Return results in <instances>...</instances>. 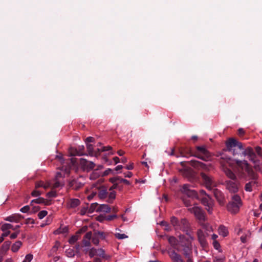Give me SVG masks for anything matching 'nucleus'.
I'll return each mask as SVG.
<instances>
[{
	"label": "nucleus",
	"mask_w": 262,
	"mask_h": 262,
	"mask_svg": "<svg viewBox=\"0 0 262 262\" xmlns=\"http://www.w3.org/2000/svg\"><path fill=\"white\" fill-rule=\"evenodd\" d=\"M233 162L235 164L233 169L239 178H244L248 176L252 179L250 182L246 183L245 186V190L246 191L251 192L253 187L256 183V176L254 172L246 160H239L236 159L231 160L230 158H229L228 163L230 166H232Z\"/></svg>",
	"instance_id": "nucleus-1"
},
{
	"label": "nucleus",
	"mask_w": 262,
	"mask_h": 262,
	"mask_svg": "<svg viewBox=\"0 0 262 262\" xmlns=\"http://www.w3.org/2000/svg\"><path fill=\"white\" fill-rule=\"evenodd\" d=\"M223 170L226 176L231 180H227L225 182L226 188L230 192L236 193L238 191L239 182L237 180L236 176L234 172L226 166H223Z\"/></svg>",
	"instance_id": "nucleus-2"
},
{
	"label": "nucleus",
	"mask_w": 262,
	"mask_h": 262,
	"mask_svg": "<svg viewBox=\"0 0 262 262\" xmlns=\"http://www.w3.org/2000/svg\"><path fill=\"white\" fill-rule=\"evenodd\" d=\"M181 191L186 195L183 197L182 199L185 205L188 209L197 205L194 201V199L197 198L196 192L194 190L189 189L188 184H184L181 189Z\"/></svg>",
	"instance_id": "nucleus-3"
},
{
	"label": "nucleus",
	"mask_w": 262,
	"mask_h": 262,
	"mask_svg": "<svg viewBox=\"0 0 262 262\" xmlns=\"http://www.w3.org/2000/svg\"><path fill=\"white\" fill-rule=\"evenodd\" d=\"M227 150L231 152L233 156L241 157L242 151L243 149V144L237 140L230 138L226 142Z\"/></svg>",
	"instance_id": "nucleus-4"
},
{
	"label": "nucleus",
	"mask_w": 262,
	"mask_h": 262,
	"mask_svg": "<svg viewBox=\"0 0 262 262\" xmlns=\"http://www.w3.org/2000/svg\"><path fill=\"white\" fill-rule=\"evenodd\" d=\"M170 222L176 230H182L186 232V234L189 236L190 239H194L193 236L188 233L189 226L186 219H182L181 220H179L177 217L172 216L170 219Z\"/></svg>",
	"instance_id": "nucleus-5"
},
{
	"label": "nucleus",
	"mask_w": 262,
	"mask_h": 262,
	"mask_svg": "<svg viewBox=\"0 0 262 262\" xmlns=\"http://www.w3.org/2000/svg\"><path fill=\"white\" fill-rule=\"evenodd\" d=\"M188 210L194 215L197 220H199V223L204 229L207 231H209V229L212 230L211 227L208 224L204 223L206 220V216L201 207L196 205L192 207L189 208Z\"/></svg>",
	"instance_id": "nucleus-6"
},
{
	"label": "nucleus",
	"mask_w": 262,
	"mask_h": 262,
	"mask_svg": "<svg viewBox=\"0 0 262 262\" xmlns=\"http://www.w3.org/2000/svg\"><path fill=\"white\" fill-rule=\"evenodd\" d=\"M242 206V201L241 196L235 194L231 196V201L227 204V208L231 213H236Z\"/></svg>",
	"instance_id": "nucleus-7"
},
{
	"label": "nucleus",
	"mask_w": 262,
	"mask_h": 262,
	"mask_svg": "<svg viewBox=\"0 0 262 262\" xmlns=\"http://www.w3.org/2000/svg\"><path fill=\"white\" fill-rule=\"evenodd\" d=\"M201 176L202 180H203L206 188L209 190L211 191L217 187V182L211 176L207 175L204 172L201 173Z\"/></svg>",
	"instance_id": "nucleus-8"
},
{
	"label": "nucleus",
	"mask_w": 262,
	"mask_h": 262,
	"mask_svg": "<svg viewBox=\"0 0 262 262\" xmlns=\"http://www.w3.org/2000/svg\"><path fill=\"white\" fill-rule=\"evenodd\" d=\"M194 156L203 160L207 161L211 157V154L205 146H200L196 147Z\"/></svg>",
	"instance_id": "nucleus-9"
},
{
	"label": "nucleus",
	"mask_w": 262,
	"mask_h": 262,
	"mask_svg": "<svg viewBox=\"0 0 262 262\" xmlns=\"http://www.w3.org/2000/svg\"><path fill=\"white\" fill-rule=\"evenodd\" d=\"M62 176V174L60 172H57L55 179L52 181H49V183L51 184L49 188L56 189L62 187L63 184L58 179V178H61Z\"/></svg>",
	"instance_id": "nucleus-10"
},
{
	"label": "nucleus",
	"mask_w": 262,
	"mask_h": 262,
	"mask_svg": "<svg viewBox=\"0 0 262 262\" xmlns=\"http://www.w3.org/2000/svg\"><path fill=\"white\" fill-rule=\"evenodd\" d=\"M246 156H248L249 160L253 161L254 163L255 162V158L256 157V155L252 149L251 147H248L246 148L245 149L243 148L242 151L241 158L245 157Z\"/></svg>",
	"instance_id": "nucleus-11"
},
{
	"label": "nucleus",
	"mask_w": 262,
	"mask_h": 262,
	"mask_svg": "<svg viewBox=\"0 0 262 262\" xmlns=\"http://www.w3.org/2000/svg\"><path fill=\"white\" fill-rule=\"evenodd\" d=\"M202 204L206 207V209L209 213L212 212L213 201L209 195H206L202 199Z\"/></svg>",
	"instance_id": "nucleus-12"
},
{
	"label": "nucleus",
	"mask_w": 262,
	"mask_h": 262,
	"mask_svg": "<svg viewBox=\"0 0 262 262\" xmlns=\"http://www.w3.org/2000/svg\"><path fill=\"white\" fill-rule=\"evenodd\" d=\"M80 165L83 169L86 171H90L95 166V164L94 162L88 161L84 159H80Z\"/></svg>",
	"instance_id": "nucleus-13"
},
{
	"label": "nucleus",
	"mask_w": 262,
	"mask_h": 262,
	"mask_svg": "<svg viewBox=\"0 0 262 262\" xmlns=\"http://www.w3.org/2000/svg\"><path fill=\"white\" fill-rule=\"evenodd\" d=\"M212 191L219 204L221 205H224L225 204V197L223 193L216 188H215Z\"/></svg>",
	"instance_id": "nucleus-14"
},
{
	"label": "nucleus",
	"mask_w": 262,
	"mask_h": 262,
	"mask_svg": "<svg viewBox=\"0 0 262 262\" xmlns=\"http://www.w3.org/2000/svg\"><path fill=\"white\" fill-rule=\"evenodd\" d=\"M191 165L195 168L202 169L204 170H209V166L204 163L197 160H191Z\"/></svg>",
	"instance_id": "nucleus-15"
},
{
	"label": "nucleus",
	"mask_w": 262,
	"mask_h": 262,
	"mask_svg": "<svg viewBox=\"0 0 262 262\" xmlns=\"http://www.w3.org/2000/svg\"><path fill=\"white\" fill-rule=\"evenodd\" d=\"M102 165H98L97 168L94 170L90 174V179L91 180H96L100 177H102V172L100 171V170L102 169Z\"/></svg>",
	"instance_id": "nucleus-16"
},
{
	"label": "nucleus",
	"mask_w": 262,
	"mask_h": 262,
	"mask_svg": "<svg viewBox=\"0 0 262 262\" xmlns=\"http://www.w3.org/2000/svg\"><path fill=\"white\" fill-rule=\"evenodd\" d=\"M197 236L198 240L201 246L203 247H205L207 245L206 236L205 233L201 229H199L198 230Z\"/></svg>",
	"instance_id": "nucleus-17"
},
{
	"label": "nucleus",
	"mask_w": 262,
	"mask_h": 262,
	"mask_svg": "<svg viewBox=\"0 0 262 262\" xmlns=\"http://www.w3.org/2000/svg\"><path fill=\"white\" fill-rule=\"evenodd\" d=\"M23 218V216L20 214H13L5 218L6 221L13 223H18Z\"/></svg>",
	"instance_id": "nucleus-18"
},
{
	"label": "nucleus",
	"mask_w": 262,
	"mask_h": 262,
	"mask_svg": "<svg viewBox=\"0 0 262 262\" xmlns=\"http://www.w3.org/2000/svg\"><path fill=\"white\" fill-rule=\"evenodd\" d=\"M80 204V201L78 199H70L67 202V207L69 208L74 209L78 207Z\"/></svg>",
	"instance_id": "nucleus-19"
},
{
	"label": "nucleus",
	"mask_w": 262,
	"mask_h": 262,
	"mask_svg": "<svg viewBox=\"0 0 262 262\" xmlns=\"http://www.w3.org/2000/svg\"><path fill=\"white\" fill-rule=\"evenodd\" d=\"M169 255L172 262H184L181 255L173 250L169 252Z\"/></svg>",
	"instance_id": "nucleus-20"
},
{
	"label": "nucleus",
	"mask_w": 262,
	"mask_h": 262,
	"mask_svg": "<svg viewBox=\"0 0 262 262\" xmlns=\"http://www.w3.org/2000/svg\"><path fill=\"white\" fill-rule=\"evenodd\" d=\"M98 193L99 198L101 199L106 198L108 195L107 189L104 187H101L98 189Z\"/></svg>",
	"instance_id": "nucleus-21"
},
{
	"label": "nucleus",
	"mask_w": 262,
	"mask_h": 262,
	"mask_svg": "<svg viewBox=\"0 0 262 262\" xmlns=\"http://www.w3.org/2000/svg\"><path fill=\"white\" fill-rule=\"evenodd\" d=\"M111 209L110 207L108 205L102 204V205H99L98 209H97V211L103 212L104 213H108V212H110Z\"/></svg>",
	"instance_id": "nucleus-22"
},
{
	"label": "nucleus",
	"mask_w": 262,
	"mask_h": 262,
	"mask_svg": "<svg viewBox=\"0 0 262 262\" xmlns=\"http://www.w3.org/2000/svg\"><path fill=\"white\" fill-rule=\"evenodd\" d=\"M71 185L73 189L78 190L83 186V183L79 182V180H74L71 182Z\"/></svg>",
	"instance_id": "nucleus-23"
},
{
	"label": "nucleus",
	"mask_w": 262,
	"mask_h": 262,
	"mask_svg": "<svg viewBox=\"0 0 262 262\" xmlns=\"http://www.w3.org/2000/svg\"><path fill=\"white\" fill-rule=\"evenodd\" d=\"M219 234L223 237H226L228 234V231L227 228L223 225L219 227L218 229Z\"/></svg>",
	"instance_id": "nucleus-24"
},
{
	"label": "nucleus",
	"mask_w": 262,
	"mask_h": 262,
	"mask_svg": "<svg viewBox=\"0 0 262 262\" xmlns=\"http://www.w3.org/2000/svg\"><path fill=\"white\" fill-rule=\"evenodd\" d=\"M50 185L51 184L49 183V181L45 183L43 181H40L36 183L35 188L43 187L45 189H47L49 188Z\"/></svg>",
	"instance_id": "nucleus-25"
},
{
	"label": "nucleus",
	"mask_w": 262,
	"mask_h": 262,
	"mask_svg": "<svg viewBox=\"0 0 262 262\" xmlns=\"http://www.w3.org/2000/svg\"><path fill=\"white\" fill-rule=\"evenodd\" d=\"M48 201H47L46 200H45V199H43L42 198H38L36 199L33 200L31 202V204L33 205V203H36V204H43L45 205H48L49 203H48Z\"/></svg>",
	"instance_id": "nucleus-26"
},
{
	"label": "nucleus",
	"mask_w": 262,
	"mask_h": 262,
	"mask_svg": "<svg viewBox=\"0 0 262 262\" xmlns=\"http://www.w3.org/2000/svg\"><path fill=\"white\" fill-rule=\"evenodd\" d=\"M22 245V243L20 241H16L13 244L11 247V250L14 252H16L18 251L19 249Z\"/></svg>",
	"instance_id": "nucleus-27"
},
{
	"label": "nucleus",
	"mask_w": 262,
	"mask_h": 262,
	"mask_svg": "<svg viewBox=\"0 0 262 262\" xmlns=\"http://www.w3.org/2000/svg\"><path fill=\"white\" fill-rule=\"evenodd\" d=\"M13 226L9 223H5L1 227V230L3 231H5L6 230L9 231V229H13Z\"/></svg>",
	"instance_id": "nucleus-28"
},
{
	"label": "nucleus",
	"mask_w": 262,
	"mask_h": 262,
	"mask_svg": "<svg viewBox=\"0 0 262 262\" xmlns=\"http://www.w3.org/2000/svg\"><path fill=\"white\" fill-rule=\"evenodd\" d=\"M79 149L78 150L77 149H75L74 150V152L72 154V156H82L83 155V152L82 150L84 149V146H82L81 147H79Z\"/></svg>",
	"instance_id": "nucleus-29"
},
{
	"label": "nucleus",
	"mask_w": 262,
	"mask_h": 262,
	"mask_svg": "<svg viewBox=\"0 0 262 262\" xmlns=\"http://www.w3.org/2000/svg\"><path fill=\"white\" fill-rule=\"evenodd\" d=\"M66 254L69 257H72L75 254V251L74 249L69 248L66 251Z\"/></svg>",
	"instance_id": "nucleus-30"
},
{
	"label": "nucleus",
	"mask_w": 262,
	"mask_h": 262,
	"mask_svg": "<svg viewBox=\"0 0 262 262\" xmlns=\"http://www.w3.org/2000/svg\"><path fill=\"white\" fill-rule=\"evenodd\" d=\"M168 242L172 246H175L177 245L178 241L174 236H170L168 238Z\"/></svg>",
	"instance_id": "nucleus-31"
},
{
	"label": "nucleus",
	"mask_w": 262,
	"mask_h": 262,
	"mask_svg": "<svg viewBox=\"0 0 262 262\" xmlns=\"http://www.w3.org/2000/svg\"><path fill=\"white\" fill-rule=\"evenodd\" d=\"M115 197L116 192L115 191H111L108 194V198L107 201L109 203H111L113 200L115 199Z\"/></svg>",
	"instance_id": "nucleus-32"
},
{
	"label": "nucleus",
	"mask_w": 262,
	"mask_h": 262,
	"mask_svg": "<svg viewBox=\"0 0 262 262\" xmlns=\"http://www.w3.org/2000/svg\"><path fill=\"white\" fill-rule=\"evenodd\" d=\"M86 148L89 155L93 156L94 155L93 145L91 144H86Z\"/></svg>",
	"instance_id": "nucleus-33"
},
{
	"label": "nucleus",
	"mask_w": 262,
	"mask_h": 262,
	"mask_svg": "<svg viewBox=\"0 0 262 262\" xmlns=\"http://www.w3.org/2000/svg\"><path fill=\"white\" fill-rule=\"evenodd\" d=\"M112 149V147L110 146H101L100 148H97L98 152H101L105 151H108Z\"/></svg>",
	"instance_id": "nucleus-34"
},
{
	"label": "nucleus",
	"mask_w": 262,
	"mask_h": 262,
	"mask_svg": "<svg viewBox=\"0 0 262 262\" xmlns=\"http://www.w3.org/2000/svg\"><path fill=\"white\" fill-rule=\"evenodd\" d=\"M95 251L96 252L97 256H99V257H104L105 252L102 249H95Z\"/></svg>",
	"instance_id": "nucleus-35"
},
{
	"label": "nucleus",
	"mask_w": 262,
	"mask_h": 262,
	"mask_svg": "<svg viewBox=\"0 0 262 262\" xmlns=\"http://www.w3.org/2000/svg\"><path fill=\"white\" fill-rule=\"evenodd\" d=\"M33 256L32 254H28L26 255L25 259L22 262H31L32 260Z\"/></svg>",
	"instance_id": "nucleus-36"
},
{
	"label": "nucleus",
	"mask_w": 262,
	"mask_h": 262,
	"mask_svg": "<svg viewBox=\"0 0 262 262\" xmlns=\"http://www.w3.org/2000/svg\"><path fill=\"white\" fill-rule=\"evenodd\" d=\"M48 212L46 210L40 211L38 213V217L39 219H42L47 215Z\"/></svg>",
	"instance_id": "nucleus-37"
},
{
	"label": "nucleus",
	"mask_w": 262,
	"mask_h": 262,
	"mask_svg": "<svg viewBox=\"0 0 262 262\" xmlns=\"http://www.w3.org/2000/svg\"><path fill=\"white\" fill-rule=\"evenodd\" d=\"M160 224L162 226L165 227V230H166L167 231H169L171 230V228L167 222H164V221H162L161 222Z\"/></svg>",
	"instance_id": "nucleus-38"
},
{
	"label": "nucleus",
	"mask_w": 262,
	"mask_h": 262,
	"mask_svg": "<svg viewBox=\"0 0 262 262\" xmlns=\"http://www.w3.org/2000/svg\"><path fill=\"white\" fill-rule=\"evenodd\" d=\"M99 204L97 203H93L91 204L90 207V210L91 212H93L94 211L96 210L97 211V209L99 206Z\"/></svg>",
	"instance_id": "nucleus-39"
},
{
	"label": "nucleus",
	"mask_w": 262,
	"mask_h": 262,
	"mask_svg": "<svg viewBox=\"0 0 262 262\" xmlns=\"http://www.w3.org/2000/svg\"><path fill=\"white\" fill-rule=\"evenodd\" d=\"M115 236L116 238H117L118 239H124V238H127V237H128L125 234H121V233H116L115 234Z\"/></svg>",
	"instance_id": "nucleus-40"
},
{
	"label": "nucleus",
	"mask_w": 262,
	"mask_h": 262,
	"mask_svg": "<svg viewBox=\"0 0 262 262\" xmlns=\"http://www.w3.org/2000/svg\"><path fill=\"white\" fill-rule=\"evenodd\" d=\"M57 195L56 191L52 190L47 193V196L49 198H55Z\"/></svg>",
	"instance_id": "nucleus-41"
},
{
	"label": "nucleus",
	"mask_w": 262,
	"mask_h": 262,
	"mask_svg": "<svg viewBox=\"0 0 262 262\" xmlns=\"http://www.w3.org/2000/svg\"><path fill=\"white\" fill-rule=\"evenodd\" d=\"M78 239V237L76 235H73L69 239V242L71 244H74Z\"/></svg>",
	"instance_id": "nucleus-42"
},
{
	"label": "nucleus",
	"mask_w": 262,
	"mask_h": 262,
	"mask_svg": "<svg viewBox=\"0 0 262 262\" xmlns=\"http://www.w3.org/2000/svg\"><path fill=\"white\" fill-rule=\"evenodd\" d=\"M30 210V207L28 205H26L22 207L20 211L23 213H27Z\"/></svg>",
	"instance_id": "nucleus-43"
},
{
	"label": "nucleus",
	"mask_w": 262,
	"mask_h": 262,
	"mask_svg": "<svg viewBox=\"0 0 262 262\" xmlns=\"http://www.w3.org/2000/svg\"><path fill=\"white\" fill-rule=\"evenodd\" d=\"M89 255L91 257H94L97 255L96 252L95 251V248H92L89 252Z\"/></svg>",
	"instance_id": "nucleus-44"
},
{
	"label": "nucleus",
	"mask_w": 262,
	"mask_h": 262,
	"mask_svg": "<svg viewBox=\"0 0 262 262\" xmlns=\"http://www.w3.org/2000/svg\"><path fill=\"white\" fill-rule=\"evenodd\" d=\"M111 172H113V170L111 168H107L104 172H102V177L109 174Z\"/></svg>",
	"instance_id": "nucleus-45"
},
{
	"label": "nucleus",
	"mask_w": 262,
	"mask_h": 262,
	"mask_svg": "<svg viewBox=\"0 0 262 262\" xmlns=\"http://www.w3.org/2000/svg\"><path fill=\"white\" fill-rule=\"evenodd\" d=\"M41 194V192L38 191V190H33L32 193H31V195L32 196H34V197H37V196H39Z\"/></svg>",
	"instance_id": "nucleus-46"
},
{
	"label": "nucleus",
	"mask_w": 262,
	"mask_h": 262,
	"mask_svg": "<svg viewBox=\"0 0 262 262\" xmlns=\"http://www.w3.org/2000/svg\"><path fill=\"white\" fill-rule=\"evenodd\" d=\"M10 245H11L10 242H9V241L5 242L3 245V248L4 249L7 250V249H9Z\"/></svg>",
	"instance_id": "nucleus-47"
},
{
	"label": "nucleus",
	"mask_w": 262,
	"mask_h": 262,
	"mask_svg": "<svg viewBox=\"0 0 262 262\" xmlns=\"http://www.w3.org/2000/svg\"><path fill=\"white\" fill-rule=\"evenodd\" d=\"M118 181L120 183H125L126 185H129L130 184V183H129V181H128V180H127L126 179H123V178H121L120 177H119V179Z\"/></svg>",
	"instance_id": "nucleus-48"
},
{
	"label": "nucleus",
	"mask_w": 262,
	"mask_h": 262,
	"mask_svg": "<svg viewBox=\"0 0 262 262\" xmlns=\"http://www.w3.org/2000/svg\"><path fill=\"white\" fill-rule=\"evenodd\" d=\"M61 170L64 171L65 174H69L70 173V168L69 167H66L62 166L61 168Z\"/></svg>",
	"instance_id": "nucleus-49"
},
{
	"label": "nucleus",
	"mask_w": 262,
	"mask_h": 262,
	"mask_svg": "<svg viewBox=\"0 0 262 262\" xmlns=\"http://www.w3.org/2000/svg\"><path fill=\"white\" fill-rule=\"evenodd\" d=\"M67 231H68L67 228L66 227H65V228H63L62 229V230H61V228H59L57 230H56L55 232L57 233H66V232H67Z\"/></svg>",
	"instance_id": "nucleus-50"
},
{
	"label": "nucleus",
	"mask_w": 262,
	"mask_h": 262,
	"mask_svg": "<svg viewBox=\"0 0 262 262\" xmlns=\"http://www.w3.org/2000/svg\"><path fill=\"white\" fill-rule=\"evenodd\" d=\"M213 247L215 249H218L220 247V244L216 241H214L213 242Z\"/></svg>",
	"instance_id": "nucleus-51"
},
{
	"label": "nucleus",
	"mask_w": 262,
	"mask_h": 262,
	"mask_svg": "<svg viewBox=\"0 0 262 262\" xmlns=\"http://www.w3.org/2000/svg\"><path fill=\"white\" fill-rule=\"evenodd\" d=\"M117 216L116 214H113V215H108L106 217V220H108V221H111V220H112L116 218Z\"/></svg>",
	"instance_id": "nucleus-52"
},
{
	"label": "nucleus",
	"mask_w": 262,
	"mask_h": 262,
	"mask_svg": "<svg viewBox=\"0 0 262 262\" xmlns=\"http://www.w3.org/2000/svg\"><path fill=\"white\" fill-rule=\"evenodd\" d=\"M18 234H19V231L11 234L10 235V238L14 239V238H16L17 236H18Z\"/></svg>",
	"instance_id": "nucleus-53"
},
{
	"label": "nucleus",
	"mask_w": 262,
	"mask_h": 262,
	"mask_svg": "<svg viewBox=\"0 0 262 262\" xmlns=\"http://www.w3.org/2000/svg\"><path fill=\"white\" fill-rule=\"evenodd\" d=\"M4 233L1 235V237H3V238L4 239L5 237L7 236L10 233V231L6 230L5 231H3Z\"/></svg>",
	"instance_id": "nucleus-54"
},
{
	"label": "nucleus",
	"mask_w": 262,
	"mask_h": 262,
	"mask_svg": "<svg viewBox=\"0 0 262 262\" xmlns=\"http://www.w3.org/2000/svg\"><path fill=\"white\" fill-rule=\"evenodd\" d=\"M94 139L92 137H89L86 139L85 142L86 144H89L88 143L93 142L94 141Z\"/></svg>",
	"instance_id": "nucleus-55"
},
{
	"label": "nucleus",
	"mask_w": 262,
	"mask_h": 262,
	"mask_svg": "<svg viewBox=\"0 0 262 262\" xmlns=\"http://www.w3.org/2000/svg\"><path fill=\"white\" fill-rule=\"evenodd\" d=\"M119 179V177H114V178H111L110 179V181L112 183H117V181H118Z\"/></svg>",
	"instance_id": "nucleus-56"
},
{
	"label": "nucleus",
	"mask_w": 262,
	"mask_h": 262,
	"mask_svg": "<svg viewBox=\"0 0 262 262\" xmlns=\"http://www.w3.org/2000/svg\"><path fill=\"white\" fill-rule=\"evenodd\" d=\"M91 236H92V233L91 232H88L86 233L84 237L85 238L88 239V241H90V239L91 238Z\"/></svg>",
	"instance_id": "nucleus-57"
},
{
	"label": "nucleus",
	"mask_w": 262,
	"mask_h": 262,
	"mask_svg": "<svg viewBox=\"0 0 262 262\" xmlns=\"http://www.w3.org/2000/svg\"><path fill=\"white\" fill-rule=\"evenodd\" d=\"M133 176V173L131 172L128 171L126 173H124V177L126 178H130Z\"/></svg>",
	"instance_id": "nucleus-58"
},
{
	"label": "nucleus",
	"mask_w": 262,
	"mask_h": 262,
	"mask_svg": "<svg viewBox=\"0 0 262 262\" xmlns=\"http://www.w3.org/2000/svg\"><path fill=\"white\" fill-rule=\"evenodd\" d=\"M96 192H93L91 195H89V196H88V199L89 200H92L93 198V197L96 195Z\"/></svg>",
	"instance_id": "nucleus-59"
},
{
	"label": "nucleus",
	"mask_w": 262,
	"mask_h": 262,
	"mask_svg": "<svg viewBox=\"0 0 262 262\" xmlns=\"http://www.w3.org/2000/svg\"><path fill=\"white\" fill-rule=\"evenodd\" d=\"M125 168L127 170H132L134 168V166H133V164H131L129 165H127L126 167H125Z\"/></svg>",
	"instance_id": "nucleus-60"
},
{
	"label": "nucleus",
	"mask_w": 262,
	"mask_h": 262,
	"mask_svg": "<svg viewBox=\"0 0 262 262\" xmlns=\"http://www.w3.org/2000/svg\"><path fill=\"white\" fill-rule=\"evenodd\" d=\"M83 244L84 245V246L85 247H89L90 246V241H83Z\"/></svg>",
	"instance_id": "nucleus-61"
},
{
	"label": "nucleus",
	"mask_w": 262,
	"mask_h": 262,
	"mask_svg": "<svg viewBox=\"0 0 262 262\" xmlns=\"http://www.w3.org/2000/svg\"><path fill=\"white\" fill-rule=\"evenodd\" d=\"M261 150V148L259 146H256L255 147V150L256 151V152L258 154V155H260V151Z\"/></svg>",
	"instance_id": "nucleus-62"
},
{
	"label": "nucleus",
	"mask_w": 262,
	"mask_h": 262,
	"mask_svg": "<svg viewBox=\"0 0 262 262\" xmlns=\"http://www.w3.org/2000/svg\"><path fill=\"white\" fill-rule=\"evenodd\" d=\"M238 132L239 135H242L244 134V130L243 128H239L238 130Z\"/></svg>",
	"instance_id": "nucleus-63"
},
{
	"label": "nucleus",
	"mask_w": 262,
	"mask_h": 262,
	"mask_svg": "<svg viewBox=\"0 0 262 262\" xmlns=\"http://www.w3.org/2000/svg\"><path fill=\"white\" fill-rule=\"evenodd\" d=\"M92 242L95 245H96L99 243V240L97 238H93Z\"/></svg>",
	"instance_id": "nucleus-64"
}]
</instances>
